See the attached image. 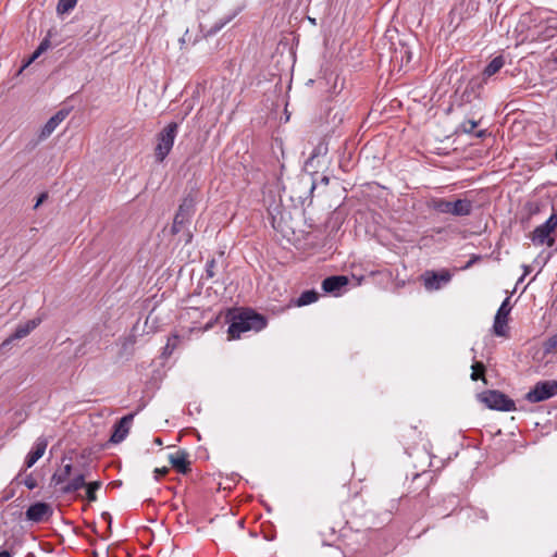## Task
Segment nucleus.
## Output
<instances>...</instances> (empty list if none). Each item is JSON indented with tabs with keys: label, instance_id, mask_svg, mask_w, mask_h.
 I'll return each instance as SVG.
<instances>
[{
	"label": "nucleus",
	"instance_id": "obj_1",
	"mask_svg": "<svg viewBox=\"0 0 557 557\" xmlns=\"http://www.w3.org/2000/svg\"><path fill=\"white\" fill-rule=\"evenodd\" d=\"M267 326V319L251 309H245L231 313L227 330L228 339L240 337L242 333L248 331L259 332Z\"/></svg>",
	"mask_w": 557,
	"mask_h": 557
},
{
	"label": "nucleus",
	"instance_id": "obj_2",
	"mask_svg": "<svg viewBox=\"0 0 557 557\" xmlns=\"http://www.w3.org/2000/svg\"><path fill=\"white\" fill-rule=\"evenodd\" d=\"M430 207L438 213H446L455 216L470 215L473 210V203L469 199L449 201L444 198H433L430 202Z\"/></svg>",
	"mask_w": 557,
	"mask_h": 557
},
{
	"label": "nucleus",
	"instance_id": "obj_3",
	"mask_svg": "<svg viewBox=\"0 0 557 557\" xmlns=\"http://www.w3.org/2000/svg\"><path fill=\"white\" fill-rule=\"evenodd\" d=\"M197 202V193H188L182 200L175 213L173 224L171 227L172 234H178L185 230L195 213V205Z\"/></svg>",
	"mask_w": 557,
	"mask_h": 557
},
{
	"label": "nucleus",
	"instance_id": "obj_4",
	"mask_svg": "<svg viewBox=\"0 0 557 557\" xmlns=\"http://www.w3.org/2000/svg\"><path fill=\"white\" fill-rule=\"evenodd\" d=\"M177 132L178 124L171 122L158 134V143L154 148V156L158 162H162L172 150Z\"/></svg>",
	"mask_w": 557,
	"mask_h": 557
},
{
	"label": "nucleus",
	"instance_id": "obj_5",
	"mask_svg": "<svg viewBox=\"0 0 557 557\" xmlns=\"http://www.w3.org/2000/svg\"><path fill=\"white\" fill-rule=\"evenodd\" d=\"M479 399L487 408L499 411H513L516 404L504 393L496 389H488L479 394Z\"/></svg>",
	"mask_w": 557,
	"mask_h": 557
},
{
	"label": "nucleus",
	"instance_id": "obj_6",
	"mask_svg": "<svg viewBox=\"0 0 557 557\" xmlns=\"http://www.w3.org/2000/svg\"><path fill=\"white\" fill-rule=\"evenodd\" d=\"M556 228L557 214L553 209L549 218L543 224L535 227V230L530 234V238L535 245L546 244L548 247H552L555 244V238L552 237V234Z\"/></svg>",
	"mask_w": 557,
	"mask_h": 557
},
{
	"label": "nucleus",
	"instance_id": "obj_7",
	"mask_svg": "<svg viewBox=\"0 0 557 557\" xmlns=\"http://www.w3.org/2000/svg\"><path fill=\"white\" fill-rule=\"evenodd\" d=\"M557 395V381H541L527 393L525 398L531 403H540Z\"/></svg>",
	"mask_w": 557,
	"mask_h": 557
},
{
	"label": "nucleus",
	"instance_id": "obj_8",
	"mask_svg": "<svg viewBox=\"0 0 557 557\" xmlns=\"http://www.w3.org/2000/svg\"><path fill=\"white\" fill-rule=\"evenodd\" d=\"M53 515V508L45 502H37L30 505L25 511V519L33 523H41L48 521Z\"/></svg>",
	"mask_w": 557,
	"mask_h": 557
},
{
	"label": "nucleus",
	"instance_id": "obj_9",
	"mask_svg": "<svg viewBox=\"0 0 557 557\" xmlns=\"http://www.w3.org/2000/svg\"><path fill=\"white\" fill-rule=\"evenodd\" d=\"M511 311L510 298L507 297L498 308L493 324V332L497 336H506L508 329V315Z\"/></svg>",
	"mask_w": 557,
	"mask_h": 557
},
{
	"label": "nucleus",
	"instance_id": "obj_10",
	"mask_svg": "<svg viewBox=\"0 0 557 557\" xmlns=\"http://www.w3.org/2000/svg\"><path fill=\"white\" fill-rule=\"evenodd\" d=\"M451 278V275L448 271H442L440 273L434 271H426L422 275L424 287L428 290H437L444 284H447Z\"/></svg>",
	"mask_w": 557,
	"mask_h": 557
},
{
	"label": "nucleus",
	"instance_id": "obj_11",
	"mask_svg": "<svg viewBox=\"0 0 557 557\" xmlns=\"http://www.w3.org/2000/svg\"><path fill=\"white\" fill-rule=\"evenodd\" d=\"M135 413H128L121 418L113 426V433L110 437V442L113 444H119L123 442L128 435L132 422L134 420Z\"/></svg>",
	"mask_w": 557,
	"mask_h": 557
},
{
	"label": "nucleus",
	"instance_id": "obj_12",
	"mask_svg": "<svg viewBox=\"0 0 557 557\" xmlns=\"http://www.w3.org/2000/svg\"><path fill=\"white\" fill-rule=\"evenodd\" d=\"M41 318H35L28 320L25 323L18 324L15 331L12 333V335L2 343V346H7L13 341L26 337L33 330H35L41 323Z\"/></svg>",
	"mask_w": 557,
	"mask_h": 557
},
{
	"label": "nucleus",
	"instance_id": "obj_13",
	"mask_svg": "<svg viewBox=\"0 0 557 557\" xmlns=\"http://www.w3.org/2000/svg\"><path fill=\"white\" fill-rule=\"evenodd\" d=\"M188 457L189 454L186 450L178 449L169 455V462L178 473L187 474L191 470Z\"/></svg>",
	"mask_w": 557,
	"mask_h": 557
},
{
	"label": "nucleus",
	"instance_id": "obj_14",
	"mask_svg": "<svg viewBox=\"0 0 557 557\" xmlns=\"http://www.w3.org/2000/svg\"><path fill=\"white\" fill-rule=\"evenodd\" d=\"M69 111L67 110H59L54 115H52L46 124L40 129V133L38 135V140L42 141L47 139L54 129L60 125L61 122L65 120L67 116Z\"/></svg>",
	"mask_w": 557,
	"mask_h": 557
},
{
	"label": "nucleus",
	"instance_id": "obj_15",
	"mask_svg": "<svg viewBox=\"0 0 557 557\" xmlns=\"http://www.w3.org/2000/svg\"><path fill=\"white\" fill-rule=\"evenodd\" d=\"M483 84L485 83L480 77L471 78L460 96L459 106L470 103L473 99L479 98L480 89L483 87Z\"/></svg>",
	"mask_w": 557,
	"mask_h": 557
},
{
	"label": "nucleus",
	"instance_id": "obj_16",
	"mask_svg": "<svg viewBox=\"0 0 557 557\" xmlns=\"http://www.w3.org/2000/svg\"><path fill=\"white\" fill-rule=\"evenodd\" d=\"M349 283V280L345 275H333L323 280L322 288L325 293H338L343 287Z\"/></svg>",
	"mask_w": 557,
	"mask_h": 557
},
{
	"label": "nucleus",
	"instance_id": "obj_17",
	"mask_svg": "<svg viewBox=\"0 0 557 557\" xmlns=\"http://www.w3.org/2000/svg\"><path fill=\"white\" fill-rule=\"evenodd\" d=\"M47 448V440L37 438L34 448L28 453L25 459V469L33 467L45 454Z\"/></svg>",
	"mask_w": 557,
	"mask_h": 557
},
{
	"label": "nucleus",
	"instance_id": "obj_18",
	"mask_svg": "<svg viewBox=\"0 0 557 557\" xmlns=\"http://www.w3.org/2000/svg\"><path fill=\"white\" fill-rule=\"evenodd\" d=\"M86 474L77 473L75 474L66 484L61 487L62 494H71L79 491L81 488L86 487Z\"/></svg>",
	"mask_w": 557,
	"mask_h": 557
},
{
	"label": "nucleus",
	"instance_id": "obj_19",
	"mask_svg": "<svg viewBox=\"0 0 557 557\" xmlns=\"http://www.w3.org/2000/svg\"><path fill=\"white\" fill-rule=\"evenodd\" d=\"M505 60L503 55L495 57L483 70L482 75L480 76L484 83L487 82L490 77L499 72V70L504 66Z\"/></svg>",
	"mask_w": 557,
	"mask_h": 557
},
{
	"label": "nucleus",
	"instance_id": "obj_20",
	"mask_svg": "<svg viewBox=\"0 0 557 557\" xmlns=\"http://www.w3.org/2000/svg\"><path fill=\"white\" fill-rule=\"evenodd\" d=\"M545 207L546 205L542 201H528L523 208V219L530 221L534 215L540 214L545 209Z\"/></svg>",
	"mask_w": 557,
	"mask_h": 557
},
{
	"label": "nucleus",
	"instance_id": "obj_21",
	"mask_svg": "<svg viewBox=\"0 0 557 557\" xmlns=\"http://www.w3.org/2000/svg\"><path fill=\"white\" fill-rule=\"evenodd\" d=\"M72 471H73L72 463L64 465V467L61 470H59L52 474L51 484H53L55 486L63 484L70 478V475L72 474Z\"/></svg>",
	"mask_w": 557,
	"mask_h": 557
},
{
	"label": "nucleus",
	"instance_id": "obj_22",
	"mask_svg": "<svg viewBox=\"0 0 557 557\" xmlns=\"http://www.w3.org/2000/svg\"><path fill=\"white\" fill-rule=\"evenodd\" d=\"M412 59V53L409 50L408 46L400 45L398 49H395L392 60L398 62L400 60V66L404 64H408Z\"/></svg>",
	"mask_w": 557,
	"mask_h": 557
},
{
	"label": "nucleus",
	"instance_id": "obj_23",
	"mask_svg": "<svg viewBox=\"0 0 557 557\" xmlns=\"http://www.w3.org/2000/svg\"><path fill=\"white\" fill-rule=\"evenodd\" d=\"M49 48H50V40H49V38L42 39V41L39 44V46L34 51V53L28 59V61L22 66L20 72H22L24 69H26L30 63H33L40 54H42Z\"/></svg>",
	"mask_w": 557,
	"mask_h": 557
},
{
	"label": "nucleus",
	"instance_id": "obj_24",
	"mask_svg": "<svg viewBox=\"0 0 557 557\" xmlns=\"http://www.w3.org/2000/svg\"><path fill=\"white\" fill-rule=\"evenodd\" d=\"M319 298V294L311 289V290H305L300 294L299 298L297 299L296 304L298 307L307 306L312 302H315Z\"/></svg>",
	"mask_w": 557,
	"mask_h": 557
},
{
	"label": "nucleus",
	"instance_id": "obj_25",
	"mask_svg": "<svg viewBox=\"0 0 557 557\" xmlns=\"http://www.w3.org/2000/svg\"><path fill=\"white\" fill-rule=\"evenodd\" d=\"M327 151H329L327 143H325L324 140L320 141L314 147L310 158L306 162V165L307 166L312 165V162L315 158H318L319 156H325L327 153Z\"/></svg>",
	"mask_w": 557,
	"mask_h": 557
},
{
	"label": "nucleus",
	"instance_id": "obj_26",
	"mask_svg": "<svg viewBox=\"0 0 557 557\" xmlns=\"http://www.w3.org/2000/svg\"><path fill=\"white\" fill-rule=\"evenodd\" d=\"M102 482L101 481H94L89 482L86 485V497L88 502L92 503L97 500L96 492L101 487Z\"/></svg>",
	"mask_w": 557,
	"mask_h": 557
},
{
	"label": "nucleus",
	"instance_id": "obj_27",
	"mask_svg": "<svg viewBox=\"0 0 557 557\" xmlns=\"http://www.w3.org/2000/svg\"><path fill=\"white\" fill-rule=\"evenodd\" d=\"M77 0H59L57 4V12L59 14H64L70 12L75 8Z\"/></svg>",
	"mask_w": 557,
	"mask_h": 557
},
{
	"label": "nucleus",
	"instance_id": "obj_28",
	"mask_svg": "<svg viewBox=\"0 0 557 557\" xmlns=\"http://www.w3.org/2000/svg\"><path fill=\"white\" fill-rule=\"evenodd\" d=\"M177 343L178 336L176 334L169 337L168 343L163 348L162 356L165 358L170 357L173 354L174 349L176 348Z\"/></svg>",
	"mask_w": 557,
	"mask_h": 557
},
{
	"label": "nucleus",
	"instance_id": "obj_29",
	"mask_svg": "<svg viewBox=\"0 0 557 557\" xmlns=\"http://www.w3.org/2000/svg\"><path fill=\"white\" fill-rule=\"evenodd\" d=\"M478 126V122L473 120H466L459 124L456 133L472 134L473 129Z\"/></svg>",
	"mask_w": 557,
	"mask_h": 557
},
{
	"label": "nucleus",
	"instance_id": "obj_30",
	"mask_svg": "<svg viewBox=\"0 0 557 557\" xmlns=\"http://www.w3.org/2000/svg\"><path fill=\"white\" fill-rule=\"evenodd\" d=\"M236 13H234L233 15L228 16L227 18L225 20H221L220 22L215 23L214 26H212V28L208 32L209 35H214L216 34L220 29H222L227 23H230L234 17H235Z\"/></svg>",
	"mask_w": 557,
	"mask_h": 557
},
{
	"label": "nucleus",
	"instance_id": "obj_31",
	"mask_svg": "<svg viewBox=\"0 0 557 557\" xmlns=\"http://www.w3.org/2000/svg\"><path fill=\"white\" fill-rule=\"evenodd\" d=\"M544 348L546 352H549L557 348V333L552 335L544 344Z\"/></svg>",
	"mask_w": 557,
	"mask_h": 557
},
{
	"label": "nucleus",
	"instance_id": "obj_32",
	"mask_svg": "<svg viewBox=\"0 0 557 557\" xmlns=\"http://www.w3.org/2000/svg\"><path fill=\"white\" fill-rule=\"evenodd\" d=\"M215 267H216L215 259H211V260H209L207 262V264H206V275H207L208 278H211V277L214 276V274H215V271H214Z\"/></svg>",
	"mask_w": 557,
	"mask_h": 557
},
{
	"label": "nucleus",
	"instance_id": "obj_33",
	"mask_svg": "<svg viewBox=\"0 0 557 557\" xmlns=\"http://www.w3.org/2000/svg\"><path fill=\"white\" fill-rule=\"evenodd\" d=\"M24 485L29 488V490H34L37 487V481L33 478L32 474L27 475L24 480Z\"/></svg>",
	"mask_w": 557,
	"mask_h": 557
},
{
	"label": "nucleus",
	"instance_id": "obj_34",
	"mask_svg": "<svg viewBox=\"0 0 557 557\" xmlns=\"http://www.w3.org/2000/svg\"><path fill=\"white\" fill-rule=\"evenodd\" d=\"M168 472H169V468H166V467L156 468L154 471H153L154 479L159 480L161 476H164L165 474H168Z\"/></svg>",
	"mask_w": 557,
	"mask_h": 557
},
{
	"label": "nucleus",
	"instance_id": "obj_35",
	"mask_svg": "<svg viewBox=\"0 0 557 557\" xmlns=\"http://www.w3.org/2000/svg\"><path fill=\"white\" fill-rule=\"evenodd\" d=\"M471 368H472V370H474V372H481V373L485 372V366L479 361L474 362Z\"/></svg>",
	"mask_w": 557,
	"mask_h": 557
},
{
	"label": "nucleus",
	"instance_id": "obj_36",
	"mask_svg": "<svg viewBox=\"0 0 557 557\" xmlns=\"http://www.w3.org/2000/svg\"><path fill=\"white\" fill-rule=\"evenodd\" d=\"M48 198V194L47 193H41L34 206V209H37L46 199Z\"/></svg>",
	"mask_w": 557,
	"mask_h": 557
},
{
	"label": "nucleus",
	"instance_id": "obj_37",
	"mask_svg": "<svg viewBox=\"0 0 557 557\" xmlns=\"http://www.w3.org/2000/svg\"><path fill=\"white\" fill-rule=\"evenodd\" d=\"M482 379L484 382H485V379H484V373H481V372H474V370H472V373H471V380L472 381H478Z\"/></svg>",
	"mask_w": 557,
	"mask_h": 557
},
{
	"label": "nucleus",
	"instance_id": "obj_38",
	"mask_svg": "<svg viewBox=\"0 0 557 557\" xmlns=\"http://www.w3.org/2000/svg\"><path fill=\"white\" fill-rule=\"evenodd\" d=\"M191 239H193V233L187 230L184 233V242H185V244H189L191 242Z\"/></svg>",
	"mask_w": 557,
	"mask_h": 557
},
{
	"label": "nucleus",
	"instance_id": "obj_39",
	"mask_svg": "<svg viewBox=\"0 0 557 557\" xmlns=\"http://www.w3.org/2000/svg\"><path fill=\"white\" fill-rule=\"evenodd\" d=\"M320 183L323 184V185H329L330 183V177L327 175H321L320 177Z\"/></svg>",
	"mask_w": 557,
	"mask_h": 557
},
{
	"label": "nucleus",
	"instance_id": "obj_40",
	"mask_svg": "<svg viewBox=\"0 0 557 557\" xmlns=\"http://www.w3.org/2000/svg\"><path fill=\"white\" fill-rule=\"evenodd\" d=\"M474 136H475L476 138H483V137H485V136H486V131H485V129H481V131H479V132L474 133Z\"/></svg>",
	"mask_w": 557,
	"mask_h": 557
},
{
	"label": "nucleus",
	"instance_id": "obj_41",
	"mask_svg": "<svg viewBox=\"0 0 557 557\" xmlns=\"http://www.w3.org/2000/svg\"><path fill=\"white\" fill-rule=\"evenodd\" d=\"M0 557H12V553L10 550H1L0 552Z\"/></svg>",
	"mask_w": 557,
	"mask_h": 557
},
{
	"label": "nucleus",
	"instance_id": "obj_42",
	"mask_svg": "<svg viewBox=\"0 0 557 557\" xmlns=\"http://www.w3.org/2000/svg\"><path fill=\"white\" fill-rule=\"evenodd\" d=\"M523 270H524V273H523L522 277L520 278V281H522L524 278V276L530 273L531 268H530V265H523Z\"/></svg>",
	"mask_w": 557,
	"mask_h": 557
},
{
	"label": "nucleus",
	"instance_id": "obj_43",
	"mask_svg": "<svg viewBox=\"0 0 557 557\" xmlns=\"http://www.w3.org/2000/svg\"><path fill=\"white\" fill-rule=\"evenodd\" d=\"M14 492L10 491L3 496V500H9L11 497H13Z\"/></svg>",
	"mask_w": 557,
	"mask_h": 557
},
{
	"label": "nucleus",
	"instance_id": "obj_44",
	"mask_svg": "<svg viewBox=\"0 0 557 557\" xmlns=\"http://www.w3.org/2000/svg\"><path fill=\"white\" fill-rule=\"evenodd\" d=\"M102 518H103V519H106V520H108L109 525L111 524V516H110V513H108V512H103V513H102Z\"/></svg>",
	"mask_w": 557,
	"mask_h": 557
},
{
	"label": "nucleus",
	"instance_id": "obj_45",
	"mask_svg": "<svg viewBox=\"0 0 557 557\" xmlns=\"http://www.w3.org/2000/svg\"><path fill=\"white\" fill-rule=\"evenodd\" d=\"M478 258H479V257H475L474 259L470 260V261L467 263L466 268L471 267Z\"/></svg>",
	"mask_w": 557,
	"mask_h": 557
},
{
	"label": "nucleus",
	"instance_id": "obj_46",
	"mask_svg": "<svg viewBox=\"0 0 557 557\" xmlns=\"http://www.w3.org/2000/svg\"><path fill=\"white\" fill-rule=\"evenodd\" d=\"M154 443H156L157 445H162V441H161V438H160V437H156V438H154Z\"/></svg>",
	"mask_w": 557,
	"mask_h": 557
},
{
	"label": "nucleus",
	"instance_id": "obj_47",
	"mask_svg": "<svg viewBox=\"0 0 557 557\" xmlns=\"http://www.w3.org/2000/svg\"><path fill=\"white\" fill-rule=\"evenodd\" d=\"M314 188H315V181H313L312 186H311V189H314Z\"/></svg>",
	"mask_w": 557,
	"mask_h": 557
},
{
	"label": "nucleus",
	"instance_id": "obj_48",
	"mask_svg": "<svg viewBox=\"0 0 557 557\" xmlns=\"http://www.w3.org/2000/svg\"><path fill=\"white\" fill-rule=\"evenodd\" d=\"M554 557H557V553L555 554V556H554Z\"/></svg>",
	"mask_w": 557,
	"mask_h": 557
}]
</instances>
